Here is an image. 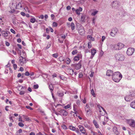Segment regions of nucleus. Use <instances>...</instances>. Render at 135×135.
Here are the masks:
<instances>
[{
  "mask_svg": "<svg viewBox=\"0 0 135 135\" xmlns=\"http://www.w3.org/2000/svg\"><path fill=\"white\" fill-rule=\"evenodd\" d=\"M122 78V75L119 71L114 72L112 75L113 80L116 82H119Z\"/></svg>",
  "mask_w": 135,
  "mask_h": 135,
  "instance_id": "1",
  "label": "nucleus"
},
{
  "mask_svg": "<svg viewBox=\"0 0 135 135\" xmlns=\"http://www.w3.org/2000/svg\"><path fill=\"white\" fill-rule=\"evenodd\" d=\"M115 57L117 60L120 61H123L125 59V57L122 54H116Z\"/></svg>",
  "mask_w": 135,
  "mask_h": 135,
  "instance_id": "2",
  "label": "nucleus"
},
{
  "mask_svg": "<svg viewBox=\"0 0 135 135\" xmlns=\"http://www.w3.org/2000/svg\"><path fill=\"white\" fill-rule=\"evenodd\" d=\"M58 112L60 113V115L66 116L68 115L67 112L64 109H57Z\"/></svg>",
  "mask_w": 135,
  "mask_h": 135,
  "instance_id": "3",
  "label": "nucleus"
},
{
  "mask_svg": "<svg viewBox=\"0 0 135 135\" xmlns=\"http://www.w3.org/2000/svg\"><path fill=\"white\" fill-rule=\"evenodd\" d=\"M124 45L123 44L121 43H119L117 44L114 45V48L115 50H119L123 47Z\"/></svg>",
  "mask_w": 135,
  "mask_h": 135,
  "instance_id": "4",
  "label": "nucleus"
},
{
  "mask_svg": "<svg viewBox=\"0 0 135 135\" xmlns=\"http://www.w3.org/2000/svg\"><path fill=\"white\" fill-rule=\"evenodd\" d=\"M71 66L74 67L76 70H79L81 66V61H80L77 64H72Z\"/></svg>",
  "mask_w": 135,
  "mask_h": 135,
  "instance_id": "5",
  "label": "nucleus"
},
{
  "mask_svg": "<svg viewBox=\"0 0 135 135\" xmlns=\"http://www.w3.org/2000/svg\"><path fill=\"white\" fill-rule=\"evenodd\" d=\"M118 31V30L117 28H115L112 30L110 33V35L112 37H114Z\"/></svg>",
  "mask_w": 135,
  "mask_h": 135,
  "instance_id": "6",
  "label": "nucleus"
},
{
  "mask_svg": "<svg viewBox=\"0 0 135 135\" xmlns=\"http://www.w3.org/2000/svg\"><path fill=\"white\" fill-rule=\"evenodd\" d=\"M134 49L133 48H128L127 51V54L128 55H131L134 52Z\"/></svg>",
  "mask_w": 135,
  "mask_h": 135,
  "instance_id": "7",
  "label": "nucleus"
},
{
  "mask_svg": "<svg viewBox=\"0 0 135 135\" xmlns=\"http://www.w3.org/2000/svg\"><path fill=\"white\" fill-rule=\"evenodd\" d=\"M78 127L79 128L80 131L82 133L84 134L85 135H87V134L86 133L85 131L84 128L82 125H79Z\"/></svg>",
  "mask_w": 135,
  "mask_h": 135,
  "instance_id": "8",
  "label": "nucleus"
},
{
  "mask_svg": "<svg viewBox=\"0 0 135 135\" xmlns=\"http://www.w3.org/2000/svg\"><path fill=\"white\" fill-rule=\"evenodd\" d=\"M19 62L21 65L25 63V62H26V60L25 58L21 56L20 58Z\"/></svg>",
  "mask_w": 135,
  "mask_h": 135,
  "instance_id": "9",
  "label": "nucleus"
},
{
  "mask_svg": "<svg viewBox=\"0 0 135 135\" xmlns=\"http://www.w3.org/2000/svg\"><path fill=\"white\" fill-rule=\"evenodd\" d=\"M118 2L117 1H113L111 4V6L113 8H116L118 7Z\"/></svg>",
  "mask_w": 135,
  "mask_h": 135,
  "instance_id": "10",
  "label": "nucleus"
},
{
  "mask_svg": "<svg viewBox=\"0 0 135 135\" xmlns=\"http://www.w3.org/2000/svg\"><path fill=\"white\" fill-rule=\"evenodd\" d=\"M128 124L130 126L135 127V121L132 120H130L128 122Z\"/></svg>",
  "mask_w": 135,
  "mask_h": 135,
  "instance_id": "11",
  "label": "nucleus"
},
{
  "mask_svg": "<svg viewBox=\"0 0 135 135\" xmlns=\"http://www.w3.org/2000/svg\"><path fill=\"white\" fill-rule=\"evenodd\" d=\"M132 94H131L129 96H127L125 97V100L127 102H129L132 100Z\"/></svg>",
  "mask_w": 135,
  "mask_h": 135,
  "instance_id": "12",
  "label": "nucleus"
},
{
  "mask_svg": "<svg viewBox=\"0 0 135 135\" xmlns=\"http://www.w3.org/2000/svg\"><path fill=\"white\" fill-rule=\"evenodd\" d=\"M81 29L79 30V33L81 35H84V34L85 30L83 27H81Z\"/></svg>",
  "mask_w": 135,
  "mask_h": 135,
  "instance_id": "13",
  "label": "nucleus"
},
{
  "mask_svg": "<svg viewBox=\"0 0 135 135\" xmlns=\"http://www.w3.org/2000/svg\"><path fill=\"white\" fill-rule=\"evenodd\" d=\"M1 33L2 35L4 37L7 36L8 35L7 32L5 31H1Z\"/></svg>",
  "mask_w": 135,
  "mask_h": 135,
  "instance_id": "14",
  "label": "nucleus"
},
{
  "mask_svg": "<svg viewBox=\"0 0 135 135\" xmlns=\"http://www.w3.org/2000/svg\"><path fill=\"white\" fill-rule=\"evenodd\" d=\"M113 131L114 133L117 135L119 134V132L118 131L117 127H114L113 128Z\"/></svg>",
  "mask_w": 135,
  "mask_h": 135,
  "instance_id": "15",
  "label": "nucleus"
},
{
  "mask_svg": "<svg viewBox=\"0 0 135 135\" xmlns=\"http://www.w3.org/2000/svg\"><path fill=\"white\" fill-rule=\"evenodd\" d=\"M113 71L110 70H107L106 75L108 76H110L111 75V74H113L112 73Z\"/></svg>",
  "mask_w": 135,
  "mask_h": 135,
  "instance_id": "16",
  "label": "nucleus"
},
{
  "mask_svg": "<svg viewBox=\"0 0 135 135\" xmlns=\"http://www.w3.org/2000/svg\"><path fill=\"white\" fill-rule=\"evenodd\" d=\"M87 114H88L89 115H90L92 114V111L90 108L88 110H86L85 111Z\"/></svg>",
  "mask_w": 135,
  "mask_h": 135,
  "instance_id": "17",
  "label": "nucleus"
},
{
  "mask_svg": "<svg viewBox=\"0 0 135 135\" xmlns=\"http://www.w3.org/2000/svg\"><path fill=\"white\" fill-rule=\"evenodd\" d=\"M93 123L94 124L95 126L97 128H99V126L98 124L97 123L96 121L95 120H94L93 121Z\"/></svg>",
  "mask_w": 135,
  "mask_h": 135,
  "instance_id": "18",
  "label": "nucleus"
},
{
  "mask_svg": "<svg viewBox=\"0 0 135 135\" xmlns=\"http://www.w3.org/2000/svg\"><path fill=\"white\" fill-rule=\"evenodd\" d=\"M22 7V5L20 3H19L17 5L16 9H20Z\"/></svg>",
  "mask_w": 135,
  "mask_h": 135,
  "instance_id": "19",
  "label": "nucleus"
},
{
  "mask_svg": "<svg viewBox=\"0 0 135 135\" xmlns=\"http://www.w3.org/2000/svg\"><path fill=\"white\" fill-rule=\"evenodd\" d=\"M58 96L60 97H62L64 95V93L63 92H60V91H58L57 93Z\"/></svg>",
  "mask_w": 135,
  "mask_h": 135,
  "instance_id": "20",
  "label": "nucleus"
},
{
  "mask_svg": "<svg viewBox=\"0 0 135 135\" xmlns=\"http://www.w3.org/2000/svg\"><path fill=\"white\" fill-rule=\"evenodd\" d=\"M87 38L88 39L92 41H94V38L90 35H88L87 36Z\"/></svg>",
  "mask_w": 135,
  "mask_h": 135,
  "instance_id": "21",
  "label": "nucleus"
},
{
  "mask_svg": "<svg viewBox=\"0 0 135 135\" xmlns=\"http://www.w3.org/2000/svg\"><path fill=\"white\" fill-rule=\"evenodd\" d=\"M49 88L50 90L51 93H52L54 89V87L52 84H50L49 86Z\"/></svg>",
  "mask_w": 135,
  "mask_h": 135,
  "instance_id": "22",
  "label": "nucleus"
},
{
  "mask_svg": "<svg viewBox=\"0 0 135 135\" xmlns=\"http://www.w3.org/2000/svg\"><path fill=\"white\" fill-rule=\"evenodd\" d=\"M130 106L132 108L135 109V101L131 103Z\"/></svg>",
  "mask_w": 135,
  "mask_h": 135,
  "instance_id": "23",
  "label": "nucleus"
},
{
  "mask_svg": "<svg viewBox=\"0 0 135 135\" xmlns=\"http://www.w3.org/2000/svg\"><path fill=\"white\" fill-rule=\"evenodd\" d=\"M65 61L67 64H69L70 63V60L69 58H67L65 60Z\"/></svg>",
  "mask_w": 135,
  "mask_h": 135,
  "instance_id": "24",
  "label": "nucleus"
},
{
  "mask_svg": "<svg viewBox=\"0 0 135 135\" xmlns=\"http://www.w3.org/2000/svg\"><path fill=\"white\" fill-rule=\"evenodd\" d=\"M85 18V15H83L81 17V21L82 22H84Z\"/></svg>",
  "mask_w": 135,
  "mask_h": 135,
  "instance_id": "25",
  "label": "nucleus"
},
{
  "mask_svg": "<svg viewBox=\"0 0 135 135\" xmlns=\"http://www.w3.org/2000/svg\"><path fill=\"white\" fill-rule=\"evenodd\" d=\"M71 26L72 30H73L75 29V25L73 22H72L71 23Z\"/></svg>",
  "mask_w": 135,
  "mask_h": 135,
  "instance_id": "26",
  "label": "nucleus"
},
{
  "mask_svg": "<svg viewBox=\"0 0 135 135\" xmlns=\"http://www.w3.org/2000/svg\"><path fill=\"white\" fill-rule=\"evenodd\" d=\"M91 55L94 56L96 52V51L95 50L93 49L91 50Z\"/></svg>",
  "mask_w": 135,
  "mask_h": 135,
  "instance_id": "27",
  "label": "nucleus"
},
{
  "mask_svg": "<svg viewBox=\"0 0 135 135\" xmlns=\"http://www.w3.org/2000/svg\"><path fill=\"white\" fill-rule=\"evenodd\" d=\"M69 128L70 129L74 131H75L76 129L73 126H70Z\"/></svg>",
  "mask_w": 135,
  "mask_h": 135,
  "instance_id": "28",
  "label": "nucleus"
},
{
  "mask_svg": "<svg viewBox=\"0 0 135 135\" xmlns=\"http://www.w3.org/2000/svg\"><path fill=\"white\" fill-rule=\"evenodd\" d=\"M79 59V57L78 56H75L74 58V60L75 61H78Z\"/></svg>",
  "mask_w": 135,
  "mask_h": 135,
  "instance_id": "29",
  "label": "nucleus"
},
{
  "mask_svg": "<svg viewBox=\"0 0 135 135\" xmlns=\"http://www.w3.org/2000/svg\"><path fill=\"white\" fill-rule=\"evenodd\" d=\"M90 107L88 105V104H86L85 107V111L88 110L89 109H90Z\"/></svg>",
  "mask_w": 135,
  "mask_h": 135,
  "instance_id": "30",
  "label": "nucleus"
},
{
  "mask_svg": "<svg viewBox=\"0 0 135 135\" xmlns=\"http://www.w3.org/2000/svg\"><path fill=\"white\" fill-rule=\"evenodd\" d=\"M98 11H94V12H92L91 13V15L92 16H94L97 14V13H98Z\"/></svg>",
  "mask_w": 135,
  "mask_h": 135,
  "instance_id": "31",
  "label": "nucleus"
},
{
  "mask_svg": "<svg viewBox=\"0 0 135 135\" xmlns=\"http://www.w3.org/2000/svg\"><path fill=\"white\" fill-rule=\"evenodd\" d=\"M22 130L21 129H20L16 133V135H20L19 133H22Z\"/></svg>",
  "mask_w": 135,
  "mask_h": 135,
  "instance_id": "32",
  "label": "nucleus"
},
{
  "mask_svg": "<svg viewBox=\"0 0 135 135\" xmlns=\"http://www.w3.org/2000/svg\"><path fill=\"white\" fill-rule=\"evenodd\" d=\"M30 22L32 23H34L36 21V19L35 18H32L31 19Z\"/></svg>",
  "mask_w": 135,
  "mask_h": 135,
  "instance_id": "33",
  "label": "nucleus"
},
{
  "mask_svg": "<svg viewBox=\"0 0 135 135\" xmlns=\"http://www.w3.org/2000/svg\"><path fill=\"white\" fill-rule=\"evenodd\" d=\"M23 117L24 118L26 119V121H28L29 120V118L27 116L25 115H23Z\"/></svg>",
  "mask_w": 135,
  "mask_h": 135,
  "instance_id": "34",
  "label": "nucleus"
},
{
  "mask_svg": "<svg viewBox=\"0 0 135 135\" xmlns=\"http://www.w3.org/2000/svg\"><path fill=\"white\" fill-rule=\"evenodd\" d=\"M57 23L55 22H54L52 23V26L53 27H57Z\"/></svg>",
  "mask_w": 135,
  "mask_h": 135,
  "instance_id": "35",
  "label": "nucleus"
},
{
  "mask_svg": "<svg viewBox=\"0 0 135 135\" xmlns=\"http://www.w3.org/2000/svg\"><path fill=\"white\" fill-rule=\"evenodd\" d=\"M77 52V51L76 50H75L73 51L72 52V54L73 55H74L76 54Z\"/></svg>",
  "mask_w": 135,
  "mask_h": 135,
  "instance_id": "36",
  "label": "nucleus"
},
{
  "mask_svg": "<svg viewBox=\"0 0 135 135\" xmlns=\"http://www.w3.org/2000/svg\"><path fill=\"white\" fill-rule=\"evenodd\" d=\"M70 105L68 104L67 105L65 106L64 107V108L65 109H68V108H70Z\"/></svg>",
  "mask_w": 135,
  "mask_h": 135,
  "instance_id": "37",
  "label": "nucleus"
},
{
  "mask_svg": "<svg viewBox=\"0 0 135 135\" xmlns=\"http://www.w3.org/2000/svg\"><path fill=\"white\" fill-rule=\"evenodd\" d=\"M59 59L61 62L64 61V59L63 57L62 56L60 57L59 58Z\"/></svg>",
  "mask_w": 135,
  "mask_h": 135,
  "instance_id": "38",
  "label": "nucleus"
},
{
  "mask_svg": "<svg viewBox=\"0 0 135 135\" xmlns=\"http://www.w3.org/2000/svg\"><path fill=\"white\" fill-rule=\"evenodd\" d=\"M18 125L20 126L21 127H23L24 126V124L21 122L19 123Z\"/></svg>",
  "mask_w": 135,
  "mask_h": 135,
  "instance_id": "39",
  "label": "nucleus"
},
{
  "mask_svg": "<svg viewBox=\"0 0 135 135\" xmlns=\"http://www.w3.org/2000/svg\"><path fill=\"white\" fill-rule=\"evenodd\" d=\"M69 71L70 73H71V74L72 75H73V74L74 73V70L72 69H70L69 70Z\"/></svg>",
  "mask_w": 135,
  "mask_h": 135,
  "instance_id": "40",
  "label": "nucleus"
},
{
  "mask_svg": "<svg viewBox=\"0 0 135 135\" xmlns=\"http://www.w3.org/2000/svg\"><path fill=\"white\" fill-rule=\"evenodd\" d=\"M13 66L14 70H16L17 67V65L16 64H13Z\"/></svg>",
  "mask_w": 135,
  "mask_h": 135,
  "instance_id": "41",
  "label": "nucleus"
},
{
  "mask_svg": "<svg viewBox=\"0 0 135 135\" xmlns=\"http://www.w3.org/2000/svg\"><path fill=\"white\" fill-rule=\"evenodd\" d=\"M52 56L54 57L57 58L58 57V54L57 53L54 54L52 55Z\"/></svg>",
  "mask_w": 135,
  "mask_h": 135,
  "instance_id": "42",
  "label": "nucleus"
},
{
  "mask_svg": "<svg viewBox=\"0 0 135 135\" xmlns=\"http://www.w3.org/2000/svg\"><path fill=\"white\" fill-rule=\"evenodd\" d=\"M38 88V84L35 85L33 86V88L35 89H37Z\"/></svg>",
  "mask_w": 135,
  "mask_h": 135,
  "instance_id": "43",
  "label": "nucleus"
},
{
  "mask_svg": "<svg viewBox=\"0 0 135 135\" xmlns=\"http://www.w3.org/2000/svg\"><path fill=\"white\" fill-rule=\"evenodd\" d=\"M25 92V91H21L19 93V94L21 95H23L24 94Z\"/></svg>",
  "mask_w": 135,
  "mask_h": 135,
  "instance_id": "44",
  "label": "nucleus"
},
{
  "mask_svg": "<svg viewBox=\"0 0 135 135\" xmlns=\"http://www.w3.org/2000/svg\"><path fill=\"white\" fill-rule=\"evenodd\" d=\"M26 107L27 108L31 110H33V109L32 108L28 106H26Z\"/></svg>",
  "mask_w": 135,
  "mask_h": 135,
  "instance_id": "45",
  "label": "nucleus"
},
{
  "mask_svg": "<svg viewBox=\"0 0 135 135\" xmlns=\"http://www.w3.org/2000/svg\"><path fill=\"white\" fill-rule=\"evenodd\" d=\"M81 101L84 103L85 104L86 103V99L85 98H84V99H82Z\"/></svg>",
  "mask_w": 135,
  "mask_h": 135,
  "instance_id": "46",
  "label": "nucleus"
},
{
  "mask_svg": "<svg viewBox=\"0 0 135 135\" xmlns=\"http://www.w3.org/2000/svg\"><path fill=\"white\" fill-rule=\"evenodd\" d=\"M10 31L13 34H15L16 33L15 31L12 29H10Z\"/></svg>",
  "mask_w": 135,
  "mask_h": 135,
  "instance_id": "47",
  "label": "nucleus"
},
{
  "mask_svg": "<svg viewBox=\"0 0 135 135\" xmlns=\"http://www.w3.org/2000/svg\"><path fill=\"white\" fill-rule=\"evenodd\" d=\"M25 75L26 76H28L30 75V73H29V72L28 71H27L26 72V73L25 74Z\"/></svg>",
  "mask_w": 135,
  "mask_h": 135,
  "instance_id": "48",
  "label": "nucleus"
},
{
  "mask_svg": "<svg viewBox=\"0 0 135 135\" xmlns=\"http://www.w3.org/2000/svg\"><path fill=\"white\" fill-rule=\"evenodd\" d=\"M91 94L93 95H95V93L93 89H92L91 90Z\"/></svg>",
  "mask_w": 135,
  "mask_h": 135,
  "instance_id": "49",
  "label": "nucleus"
},
{
  "mask_svg": "<svg viewBox=\"0 0 135 135\" xmlns=\"http://www.w3.org/2000/svg\"><path fill=\"white\" fill-rule=\"evenodd\" d=\"M5 44L7 46H9L10 45L9 43L7 41H6Z\"/></svg>",
  "mask_w": 135,
  "mask_h": 135,
  "instance_id": "50",
  "label": "nucleus"
},
{
  "mask_svg": "<svg viewBox=\"0 0 135 135\" xmlns=\"http://www.w3.org/2000/svg\"><path fill=\"white\" fill-rule=\"evenodd\" d=\"M83 74L81 73H80L79 74V77L80 78H81L82 77Z\"/></svg>",
  "mask_w": 135,
  "mask_h": 135,
  "instance_id": "51",
  "label": "nucleus"
},
{
  "mask_svg": "<svg viewBox=\"0 0 135 135\" xmlns=\"http://www.w3.org/2000/svg\"><path fill=\"white\" fill-rule=\"evenodd\" d=\"M44 18V16L43 15H41L39 16V18H41L42 19H43Z\"/></svg>",
  "mask_w": 135,
  "mask_h": 135,
  "instance_id": "52",
  "label": "nucleus"
},
{
  "mask_svg": "<svg viewBox=\"0 0 135 135\" xmlns=\"http://www.w3.org/2000/svg\"><path fill=\"white\" fill-rule=\"evenodd\" d=\"M75 12L77 15H79L80 14V13L77 9L76 10Z\"/></svg>",
  "mask_w": 135,
  "mask_h": 135,
  "instance_id": "53",
  "label": "nucleus"
},
{
  "mask_svg": "<svg viewBox=\"0 0 135 135\" xmlns=\"http://www.w3.org/2000/svg\"><path fill=\"white\" fill-rule=\"evenodd\" d=\"M62 127L64 129H66L67 128V127L65 125H63L62 126Z\"/></svg>",
  "mask_w": 135,
  "mask_h": 135,
  "instance_id": "54",
  "label": "nucleus"
},
{
  "mask_svg": "<svg viewBox=\"0 0 135 135\" xmlns=\"http://www.w3.org/2000/svg\"><path fill=\"white\" fill-rule=\"evenodd\" d=\"M17 41L18 43H20L21 41V40L20 38H19L17 40Z\"/></svg>",
  "mask_w": 135,
  "mask_h": 135,
  "instance_id": "55",
  "label": "nucleus"
},
{
  "mask_svg": "<svg viewBox=\"0 0 135 135\" xmlns=\"http://www.w3.org/2000/svg\"><path fill=\"white\" fill-rule=\"evenodd\" d=\"M71 7L69 6H68L66 7V9L68 10H69L70 9Z\"/></svg>",
  "mask_w": 135,
  "mask_h": 135,
  "instance_id": "56",
  "label": "nucleus"
},
{
  "mask_svg": "<svg viewBox=\"0 0 135 135\" xmlns=\"http://www.w3.org/2000/svg\"><path fill=\"white\" fill-rule=\"evenodd\" d=\"M78 10V11L79 12H81V11H82V8H81V7H80L79 9H77Z\"/></svg>",
  "mask_w": 135,
  "mask_h": 135,
  "instance_id": "57",
  "label": "nucleus"
},
{
  "mask_svg": "<svg viewBox=\"0 0 135 135\" xmlns=\"http://www.w3.org/2000/svg\"><path fill=\"white\" fill-rule=\"evenodd\" d=\"M21 14L23 16H25V13L23 12H22L21 13Z\"/></svg>",
  "mask_w": 135,
  "mask_h": 135,
  "instance_id": "58",
  "label": "nucleus"
},
{
  "mask_svg": "<svg viewBox=\"0 0 135 135\" xmlns=\"http://www.w3.org/2000/svg\"><path fill=\"white\" fill-rule=\"evenodd\" d=\"M19 87L20 88L21 87V90H23L24 89V88L23 86L20 85L19 86Z\"/></svg>",
  "mask_w": 135,
  "mask_h": 135,
  "instance_id": "59",
  "label": "nucleus"
},
{
  "mask_svg": "<svg viewBox=\"0 0 135 135\" xmlns=\"http://www.w3.org/2000/svg\"><path fill=\"white\" fill-rule=\"evenodd\" d=\"M20 70L21 71H23L24 70V69L22 67H20Z\"/></svg>",
  "mask_w": 135,
  "mask_h": 135,
  "instance_id": "60",
  "label": "nucleus"
},
{
  "mask_svg": "<svg viewBox=\"0 0 135 135\" xmlns=\"http://www.w3.org/2000/svg\"><path fill=\"white\" fill-rule=\"evenodd\" d=\"M75 131L76 132L78 133H79V129L78 128L76 129Z\"/></svg>",
  "mask_w": 135,
  "mask_h": 135,
  "instance_id": "61",
  "label": "nucleus"
},
{
  "mask_svg": "<svg viewBox=\"0 0 135 135\" xmlns=\"http://www.w3.org/2000/svg\"><path fill=\"white\" fill-rule=\"evenodd\" d=\"M90 43L88 42V47L90 49L91 47V46L90 44Z\"/></svg>",
  "mask_w": 135,
  "mask_h": 135,
  "instance_id": "62",
  "label": "nucleus"
},
{
  "mask_svg": "<svg viewBox=\"0 0 135 135\" xmlns=\"http://www.w3.org/2000/svg\"><path fill=\"white\" fill-rule=\"evenodd\" d=\"M51 17L52 18V20H53L55 16V15L53 14H51Z\"/></svg>",
  "mask_w": 135,
  "mask_h": 135,
  "instance_id": "63",
  "label": "nucleus"
},
{
  "mask_svg": "<svg viewBox=\"0 0 135 135\" xmlns=\"http://www.w3.org/2000/svg\"><path fill=\"white\" fill-rule=\"evenodd\" d=\"M44 17H45V21H46V19H47L48 18V15H45Z\"/></svg>",
  "mask_w": 135,
  "mask_h": 135,
  "instance_id": "64",
  "label": "nucleus"
}]
</instances>
